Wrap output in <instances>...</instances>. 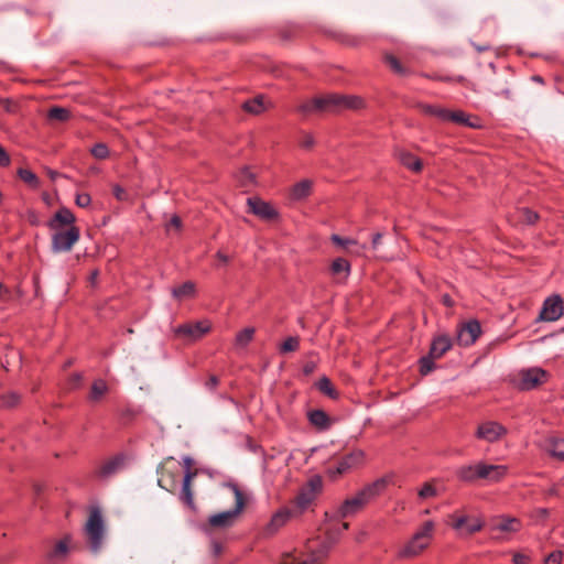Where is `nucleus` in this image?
Wrapping results in <instances>:
<instances>
[{
    "label": "nucleus",
    "instance_id": "obj_13",
    "mask_svg": "<svg viewBox=\"0 0 564 564\" xmlns=\"http://www.w3.org/2000/svg\"><path fill=\"white\" fill-rule=\"evenodd\" d=\"M564 313L563 300L560 295L547 297L542 306L539 318L545 322L557 321Z\"/></svg>",
    "mask_w": 564,
    "mask_h": 564
},
{
    "label": "nucleus",
    "instance_id": "obj_6",
    "mask_svg": "<svg viewBox=\"0 0 564 564\" xmlns=\"http://www.w3.org/2000/svg\"><path fill=\"white\" fill-rule=\"evenodd\" d=\"M323 488V479L319 475L312 476L307 482L302 486L294 497V499L290 502L288 507L295 513L296 517L303 514L308 507L314 502L317 498L318 494Z\"/></svg>",
    "mask_w": 564,
    "mask_h": 564
},
{
    "label": "nucleus",
    "instance_id": "obj_41",
    "mask_svg": "<svg viewBox=\"0 0 564 564\" xmlns=\"http://www.w3.org/2000/svg\"><path fill=\"white\" fill-rule=\"evenodd\" d=\"M386 64L398 75L406 76L410 74L409 69L405 68L401 62L392 54H387L384 56Z\"/></svg>",
    "mask_w": 564,
    "mask_h": 564
},
{
    "label": "nucleus",
    "instance_id": "obj_22",
    "mask_svg": "<svg viewBox=\"0 0 564 564\" xmlns=\"http://www.w3.org/2000/svg\"><path fill=\"white\" fill-rule=\"evenodd\" d=\"M508 468L505 465H491L479 462V470L477 471L479 479L490 481H499L507 475Z\"/></svg>",
    "mask_w": 564,
    "mask_h": 564
},
{
    "label": "nucleus",
    "instance_id": "obj_46",
    "mask_svg": "<svg viewBox=\"0 0 564 564\" xmlns=\"http://www.w3.org/2000/svg\"><path fill=\"white\" fill-rule=\"evenodd\" d=\"M68 552V540L65 538L56 543L54 549L48 553L50 558L65 556Z\"/></svg>",
    "mask_w": 564,
    "mask_h": 564
},
{
    "label": "nucleus",
    "instance_id": "obj_34",
    "mask_svg": "<svg viewBox=\"0 0 564 564\" xmlns=\"http://www.w3.org/2000/svg\"><path fill=\"white\" fill-rule=\"evenodd\" d=\"M316 388L318 391L332 400H336L339 398V392L336 390L334 384L332 383L330 379L326 376L322 377L316 383Z\"/></svg>",
    "mask_w": 564,
    "mask_h": 564
},
{
    "label": "nucleus",
    "instance_id": "obj_29",
    "mask_svg": "<svg viewBox=\"0 0 564 564\" xmlns=\"http://www.w3.org/2000/svg\"><path fill=\"white\" fill-rule=\"evenodd\" d=\"M479 463L474 465H464L456 470V476L459 480L465 482H474L479 479L478 471Z\"/></svg>",
    "mask_w": 564,
    "mask_h": 564
},
{
    "label": "nucleus",
    "instance_id": "obj_4",
    "mask_svg": "<svg viewBox=\"0 0 564 564\" xmlns=\"http://www.w3.org/2000/svg\"><path fill=\"white\" fill-rule=\"evenodd\" d=\"M226 486L235 495V508L210 516L208 523L202 527V530L206 533H208L209 528H230L245 508L246 499L239 486L235 482H228Z\"/></svg>",
    "mask_w": 564,
    "mask_h": 564
},
{
    "label": "nucleus",
    "instance_id": "obj_43",
    "mask_svg": "<svg viewBox=\"0 0 564 564\" xmlns=\"http://www.w3.org/2000/svg\"><path fill=\"white\" fill-rule=\"evenodd\" d=\"M420 108L425 115L436 117L442 121H446V108H441L432 105H420Z\"/></svg>",
    "mask_w": 564,
    "mask_h": 564
},
{
    "label": "nucleus",
    "instance_id": "obj_47",
    "mask_svg": "<svg viewBox=\"0 0 564 564\" xmlns=\"http://www.w3.org/2000/svg\"><path fill=\"white\" fill-rule=\"evenodd\" d=\"M330 270L334 274L350 271V263L344 258H337L332 262Z\"/></svg>",
    "mask_w": 564,
    "mask_h": 564
},
{
    "label": "nucleus",
    "instance_id": "obj_59",
    "mask_svg": "<svg viewBox=\"0 0 564 564\" xmlns=\"http://www.w3.org/2000/svg\"><path fill=\"white\" fill-rule=\"evenodd\" d=\"M11 159L9 153L6 151L3 147L0 145V166L7 167L10 165Z\"/></svg>",
    "mask_w": 564,
    "mask_h": 564
},
{
    "label": "nucleus",
    "instance_id": "obj_38",
    "mask_svg": "<svg viewBox=\"0 0 564 564\" xmlns=\"http://www.w3.org/2000/svg\"><path fill=\"white\" fill-rule=\"evenodd\" d=\"M70 117V110L64 107L54 106L47 111V118L52 121L65 122L68 121Z\"/></svg>",
    "mask_w": 564,
    "mask_h": 564
},
{
    "label": "nucleus",
    "instance_id": "obj_39",
    "mask_svg": "<svg viewBox=\"0 0 564 564\" xmlns=\"http://www.w3.org/2000/svg\"><path fill=\"white\" fill-rule=\"evenodd\" d=\"M108 392V384L102 379H97L93 382L89 393V399L94 402H97L101 399L104 394Z\"/></svg>",
    "mask_w": 564,
    "mask_h": 564
},
{
    "label": "nucleus",
    "instance_id": "obj_20",
    "mask_svg": "<svg viewBox=\"0 0 564 564\" xmlns=\"http://www.w3.org/2000/svg\"><path fill=\"white\" fill-rule=\"evenodd\" d=\"M126 456L117 454L104 462L96 470V475L101 479H108L120 471L124 466Z\"/></svg>",
    "mask_w": 564,
    "mask_h": 564
},
{
    "label": "nucleus",
    "instance_id": "obj_12",
    "mask_svg": "<svg viewBox=\"0 0 564 564\" xmlns=\"http://www.w3.org/2000/svg\"><path fill=\"white\" fill-rule=\"evenodd\" d=\"M212 324L209 321H198L195 323H184L175 328V334L181 337H186L193 340L202 338L209 333Z\"/></svg>",
    "mask_w": 564,
    "mask_h": 564
},
{
    "label": "nucleus",
    "instance_id": "obj_24",
    "mask_svg": "<svg viewBox=\"0 0 564 564\" xmlns=\"http://www.w3.org/2000/svg\"><path fill=\"white\" fill-rule=\"evenodd\" d=\"M399 162L412 172L419 173L423 169L421 159L405 150H398L395 153Z\"/></svg>",
    "mask_w": 564,
    "mask_h": 564
},
{
    "label": "nucleus",
    "instance_id": "obj_10",
    "mask_svg": "<svg viewBox=\"0 0 564 564\" xmlns=\"http://www.w3.org/2000/svg\"><path fill=\"white\" fill-rule=\"evenodd\" d=\"M365 454L361 449H355L349 454L343 456L334 465L327 468V474L330 478L336 479L337 477L346 474L352 467L362 463Z\"/></svg>",
    "mask_w": 564,
    "mask_h": 564
},
{
    "label": "nucleus",
    "instance_id": "obj_16",
    "mask_svg": "<svg viewBox=\"0 0 564 564\" xmlns=\"http://www.w3.org/2000/svg\"><path fill=\"white\" fill-rule=\"evenodd\" d=\"M452 527L459 531L460 534L471 535L482 529L484 522L479 518L452 516Z\"/></svg>",
    "mask_w": 564,
    "mask_h": 564
},
{
    "label": "nucleus",
    "instance_id": "obj_57",
    "mask_svg": "<svg viewBox=\"0 0 564 564\" xmlns=\"http://www.w3.org/2000/svg\"><path fill=\"white\" fill-rule=\"evenodd\" d=\"M563 553L561 551H554L550 553L545 558V564H561Z\"/></svg>",
    "mask_w": 564,
    "mask_h": 564
},
{
    "label": "nucleus",
    "instance_id": "obj_36",
    "mask_svg": "<svg viewBox=\"0 0 564 564\" xmlns=\"http://www.w3.org/2000/svg\"><path fill=\"white\" fill-rule=\"evenodd\" d=\"M429 77L431 79L444 82V83H459V84H463L464 86H466L467 88L471 89L473 91H476V85L462 75L444 76V75L434 74Z\"/></svg>",
    "mask_w": 564,
    "mask_h": 564
},
{
    "label": "nucleus",
    "instance_id": "obj_37",
    "mask_svg": "<svg viewBox=\"0 0 564 564\" xmlns=\"http://www.w3.org/2000/svg\"><path fill=\"white\" fill-rule=\"evenodd\" d=\"M18 176L33 189H37L41 186V182L37 175L29 169H19Z\"/></svg>",
    "mask_w": 564,
    "mask_h": 564
},
{
    "label": "nucleus",
    "instance_id": "obj_31",
    "mask_svg": "<svg viewBox=\"0 0 564 564\" xmlns=\"http://www.w3.org/2000/svg\"><path fill=\"white\" fill-rule=\"evenodd\" d=\"M195 294L196 285L192 281H186L183 284L172 289V296L178 301L194 297Z\"/></svg>",
    "mask_w": 564,
    "mask_h": 564
},
{
    "label": "nucleus",
    "instance_id": "obj_11",
    "mask_svg": "<svg viewBox=\"0 0 564 564\" xmlns=\"http://www.w3.org/2000/svg\"><path fill=\"white\" fill-rule=\"evenodd\" d=\"M297 518L290 507L285 506L272 514L270 521L262 529V536L270 538L274 535L291 519Z\"/></svg>",
    "mask_w": 564,
    "mask_h": 564
},
{
    "label": "nucleus",
    "instance_id": "obj_50",
    "mask_svg": "<svg viewBox=\"0 0 564 564\" xmlns=\"http://www.w3.org/2000/svg\"><path fill=\"white\" fill-rule=\"evenodd\" d=\"M315 144V139L312 133L302 132L299 145L305 150H311Z\"/></svg>",
    "mask_w": 564,
    "mask_h": 564
},
{
    "label": "nucleus",
    "instance_id": "obj_33",
    "mask_svg": "<svg viewBox=\"0 0 564 564\" xmlns=\"http://www.w3.org/2000/svg\"><path fill=\"white\" fill-rule=\"evenodd\" d=\"M22 397L15 391H9L0 395V408L4 410H12L19 406Z\"/></svg>",
    "mask_w": 564,
    "mask_h": 564
},
{
    "label": "nucleus",
    "instance_id": "obj_35",
    "mask_svg": "<svg viewBox=\"0 0 564 564\" xmlns=\"http://www.w3.org/2000/svg\"><path fill=\"white\" fill-rule=\"evenodd\" d=\"M330 240L334 245L343 248V249H349L350 247L355 246L358 249L356 250L357 253L365 251L367 249L366 245H359L357 240L349 239V238H343L339 235H332Z\"/></svg>",
    "mask_w": 564,
    "mask_h": 564
},
{
    "label": "nucleus",
    "instance_id": "obj_25",
    "mask_svg": "<svg viewBox=\"0 0 564 564\" xmlns=\"http://www.w3.org/2000/svg\"><path fill=\"white\" fill-rule=\"evenodd\" d=\"M158 485L169 492H174L178 485V471L162 469L160 478L158 479Z\"/></svg>",
    "mask_w": 564,
    "mask_h": 564
},
{
    "label": "nucleus",
    "instance_id": "obj_15",
    "mask_svg": "<svg viewBox=\"0 0 564 564\" xmlns=\"http://www.w3.org/2000/svg\"><path fill=\"white\" fill-rule=\"evenodd\" d=\"M481 334V326L477 319L464 323L457 330V341L460 346H470Z\"/></svg>",
    "mask_w": 564,
    "mask_h": 564
},
{
    "label": "nucleus",
    "instance_id": "obj_5",
    "mask_svg": "<svg viewBox=\"0 0 564 564\" xmlns=\"http://www.w3.org/2000/svg\"><path fill=\"white\" fill-rule=\"evenodd\" d=\"M435 523L425 521L413 534L410 541L398 552L400 558H412L420 555L432 542Z\"/></svg>",
    "mask_w": 564,
    "mask_h": 564
},
{
    "label": "nucleus",
    "instance_id": "obj_53",
    "mask_svg": "<svg viewBox=\"0 0 564 564\" xmlns=\"http://www.w3.org/2000/svg\"><path fill=\"white\" fill-rule=\"evenodd\" d=\"M492 93L496 95V96H499V97H503L506 99H511L512 98V91L509 87V85H503L501 87L497 86L492 89Z\"/></svg>",
    "mask_w": 564,
    "mask_h": 564
},
{
    "label": "nucleus",
    "instance_id": "obj_30",
    "mask_svg": "<svg viewBox=\"0 0 564 564\" xmlns=\"http://www.w3.org/2000/svg\"><path fill=\"white\" fill-rule=\"evenodd\" d=\"M446 121H452L475 129L480 128L479 123L471 122L470 117L462 110L452 111L447 109Z\"/></svg>",
    "mask_w": 564,
    "mask_h": 564
},
{
    "label": "nucleus",
    "instance_id": "obj_21",
    "mask_svg": "<svg viewBox=\"0 0 564 564\" xmlns=\"http://www.w3.org/2000/svg\"><path fill=\"white\" fill-rule=\"evenodd\" d=\"M76 217L73 212L67 207H61L54 216L47 221V227L51 230L62 229V227L75 226Z\"/></svg>",
    "mask_w": 564,
    "mask_h": 564
},
{
    "label": "nucleus",
    "instance_id": "obj_54",
    "mask_svg": "<svg viewBox=\"0 0 564 564\" xmlns=\"http://www.w3.org/2000/svg\"><path fill=\"white\" fill-rule=\"evenodd\" d=\"M300 33L299 28L296 26H286L280 31V35L282 40H291L292 37L296 36Z\"/></svg>",
    "mask_w": 564,
    "mask_h": 564
},
{
    "label": "nucleus",
    "instance_id": "obj_56",
    "mask_svg": "<svg viewBox=\"0 0 564 564\" xmlns=\"http://www.w3.org/2000/svg\"><path fill=\"white\" fill-rule=\"evenodd\" d=\"M26 220L31 226H40L41 220L36 210L28 209L25 214Z\"/></svg>",
    "mask_w": 564,
    "mask_h": 564
},
{
    "label": "nucleus",
    "instance_id": "obj_7",
    "mask_svg": "<svg viewBox=\"0 0 564 564\" xmlns=\"http://www.w3.org/2000/svg\"><path fill=\"white\" fill-rule=\"evenodd\" d=\"M51 249L54 253L70 251L73 246L80 238V230L77 226L67 229L53 230Z\"/></svg>",
    "mask_w": 564,
    "mask_h": 564
},
{
    "label": "nucleus",
    "instance_id": "obj_32",
    "mask_svg": "<svg viewBox=\"0 0 564 564\" xmlns=\"http://www.w3.org/2000/svg\"><path fill=\"white\" fill-rule=\"evenodd\" d=\"M242 109L246 112H249L252 115L262 113L267 109V107L264 105V97L262 95H258L254 98L246 100L242 104Z\"/></svg>",
    "mask_w": 564,
    "mask_h": 564
},
{
    "label": "nucleus",
    "instance_id": "obj_28",
    "mask_svg": "<svg viewBox=\"0 0 564 564\" xmlns=\"http://www.w3.org/2000/svg\"><path fill=\"white\" fill-rule=\"evenodd\" d=\"M313 183L310 180H302L291 188V198L301 200L311 195Z\"/></svg>",
    "mask_w": 564,
    "mask_h": 564
},
{
    "label": "nucleus",
    "instance_id": "obj_27",
    "mask_svg": "<svg viewBox=\"0 0 564 564\" xmlns=\"http://www.w3.org/2000/svg\"><path fill=\"white\" fill-rule=\"evenodd\" d=\"M328 34L337 42L347 46H358L364 41L362 36L349 34L344 31H329Z\"/></svg>",
    "mask_w": 564,
    "mask_h": 564
},
{
    "label": "nucleus",
    "instance_id": "obj_1",
    "mask_svg": "<svg viewBox=\"0 0 564 564\" xmlns=\"http://www.w3.org/2000/svg\"><path fill=\"white\" fill-rule=\"evenodd\" d=\"M365 106L366 102L360 96L332 93L306 100L296 108V111L304 116L339 113L345 110H360Z\"/></svg>",
    "mask_w": 564,
    "mask_h": 564
},
{
    "label": "nucleus",
    "instance_id": "obj_48",
    "mask_svg": "<svg viewBox=\"0 0 564 564\" xmlns=\"http://www.w3.org/2000/svg\"><path fill=\"white\" fill-rule=\"evenodd\" d=\"M300 341L297 337H288L280 346V352L285 354L290 351H295L299 349Z\"/></svg>",
    "mask_w": 564,
    "mask_h": 564
},
{
    "label": "nucleus",
    "instance_id": "obj_51",
    "mask_svg": "<svg viewBox=\"0 0 564 564\" xmlns=\"http://www.w3.org/2000/svg\"><path fill=\"white\" fill-rule=\"evenodd\" d=\"M435 496H436V489L430 482H425L422 486V488L419 490V497L421 499H426V498H431V497H435Z\"/></svg>",
    "mask_w": 564,
    "mask_h": 564
},
{
    "label": "nucleus",
    "instance_id": "obj_3",
    "mask_svg": "<svg viewBox=\"0 0 564 564\" xmlns=\"http://www.w3.org/2000/svg\"><path fill=\"white\" fill-rule=\"evenodd\" d=\"M386 486L387 481L384 479H377L376 481L365 486L354 497L346 499L341 503L337 511L338 517L348 518L357 514L369 501L379 496Z\"/></svg>",
    "mask_w": 564,
    "mask_h": 564
},
{
    "label": "nucleus",
    "instance_id": "obj_45",
    "mask_svg": "<svg viewBox=\"0 0 564 564\" xmlns=\"http://www.w3.org/2000/svg\"><path fill=\"white\" fill-rule=\"evenodd\" d=\"M519 218L523 224L534 225L539 220V214L530 208L523 207L519 210Z\"/></svg>",
    "mask_w": 564,
    "mask_h": 564
},
{
    "label": "nucleus",
    "instance_id": "obj_14",
    "mask_svg": "<svg viewBox=\"0 0 564 564\" xmlns=\"http://www.w3.org/2000/svg\"><path fill=\"white\" fill-rule=\"evenodd\" d=\"M507 434V430L498 422L488 421L478 425L475 436L488 443H495Z\"/></svg>",
    "mask_w": 564,
    "mask_h": 564
},
{
    "label": "nucleus",
    "instance_id": "obj_58",
    "mask_svg": "<svg viewBox=\"0 0 564 564\" xmlns=\"http://www.w3.org/2000/svg\"><path fill=\"white\" fill-rule=\"evenodd\" d=\"M112 194L120 202H123V200L128 199L127 191L123 187H121L120 185H115L112 187Z\"/></svg>",
    "mask_w": 564,
    "mask_h": 564
},
{
    "label": "nucleus",
    "instance_id": "obj_60",
    "mask_svg": "<svg viewBox=\"0 0 564 564\" xmlns=\"http://www.w3.org/2000/svg\"><path fill=\"white\" fill-rule=\"evenodd\" d=\"M12 294L8 286H6L3 283H0V300L3 302L11 301Z\"/></svg>",
    "mask_w": 564,
    "mask_h": 564
},
{
    "label": "nucleus",
    "instance_id": "obj_19",
    "mask_svg": "<svg viewBox=\"0 0 564 564\" xmlns=\"http://www.w3.org/2000/svg\"><path fill=\"white\" fill-rule=\"evenodd\" d=\"M521 520L516 517L499 516L492 519L490 522L491 532L499 531L506 533H517L521 530Z\"/></svg>",
    "mask_w": 564,
    "mask_h": 564
},
{
    "label": "nucleus",
    "instance_id": "obj_9",
    "mask_svg": "<svg viewBox=\"0 0 564 564\" xmlns=\"http://www.w3.org/2000/svg\"><path fill=\"white\" fill-rule=\"evenodd\" d=\"M549 372L539 367L522 369L519 372V381L517 383L521 391L534 390L544 384L549 380Z\"/></svg>",
    "mask_w": 564,
    "mask_h": 564
},
{
    "label": "nucleus",
    "instance_id": "obj_40",
    "mask_svg": "<svg viewBox=\"0 0 564 564\" xmlns=\"http://www.w3.org/2000/svg\"><path fill=\"white\" fill-rule=\"evenodd\" d=\"M547 452L552 457L564 460V438L550 440Z\"/></svg>",
    "mask_w": 564,
    "mask_h": 564
},
{
    "label": "nucleus",
    "instance_id": "obj_17",
    "mask_svg": "<svg viewBox=\"0 0 564 564\" xmlns=\"http://www.w3.org/2000/svg\"><path fill=\"white\" fill-rule=\"evenodd\" d=\"M249 212L264 220L276 219L279 213L273 206L259 197H249L247 199Z\"/></svg>",
    "mask_w": 564,
    "mask_h": 564
},
{
    "label": "nucleus",
    "instance_id": "obj_49",
    "mask_svg": "<svg viewBox=\"0 0 564 564\" xmlns=\"http://www.w3.org/2000/svg\"><path fill=\"white\" fill-rule=\"evenodd\" d=\"M94 158L105 160L109 156V149L105 143H96L90 150Z\"/></svg>",
    "mask_w": 564,
    "mask_h": 564
},
{
    "label": "nucleus",
    "instance_id": "obj_55",
    "mask_svg": "<svg viewBox=\"0 0 564 564\" xmlns=\"http://www.w3.org/2000/svg\"><path fill=\"white\" fill-rule=\"evenodd\" d=\"M75 203L78 207L86 208L91 203V197L87 193L77 194L75 197Z\"/></svg>",
    "mask_w": 564,
    "mask_h": 564
},
{
    "label": "nucleus",
    "instance_id": "obj_18",
    "mask_svg": "<svg viewBox=\"0 0 564 564\" xmlns=\"http://www.w3.org/2000/svg\"><path fill=\"white\" fill-rule=\"evenodd\" d=\"M197 474L198 473H197L196 469H195V471H185L184 473V477H183V481H182V488H181V491L178 494L180 501L185 507L191 509L192 511H196L197 510L196 503L194 501V491H193V488H192V480L197 476Z\"/></svg>",
    "mask_w": 564,
    "mask_h": 564
},
{
    "label": "nucleus",
    "instance_id": "obj_26",
    "mask_svg": "<svg viewBox=\"0 0 564 564\" xmlns=\"http://www.w3.org/2000/svg\"><path fill=\"white\" fill-rule=\"evenodd\" d=\"M310 423L321 431L328 430L332 425L329 415L324 410H312L307 413Z\"/></svg>",
    "mask_w": 564,
    "mask_h": 564
},
{
    "label": "nucleus",
    "instance_id": "obj_62",
    "mask_svg": "<svg viewBox=\"0 0 564 564\" xmlns=\"http://www.w3.org/2000/svg\"><path fill=\"white\" fill-rule=\"evenodd\" d=\"M529 562H530V558L525 554H522V553L513 554V557H512L513 564H529Z\"/></svg>",
    "mask_w": 564,
    "mask_h": 564
},
{
    "label": "nucleus",
    "instance_id": "obj_8",
    "mask_svg": "<svg viewBox=\"0 0 564 564\" xmlns=\"http://www.w3.org/2000/svg\"><path fill=\"white\" fill-rule=\"evenodd\" d=\"M104 521L99 509L95 508L89 514L86 523V533L88 536L91 552H99L104 539Z\"/></svg>",
    "mask_w": 564,
    "mask_h": 564
},
{
    "label": "nucleus",
    "instance_id": "obj_44",
    "mask_svg": "<svg viewBox=\"0 0 564 564\" xmlns=\"http://www.w3.org/2000/svg\"><path fill=\"white\" fill-rule=\"evenodd\" d=\"M434 360H436V359L434 357H431L430 354L420 358L419 365H420V373L422 376L429 375L436 368Z\"/></svg>",
    "mask_w": 564,
    "mask_h": 564
},
{
    "label": "nucleus",
    "instance_id": "obj_63",
    "mask_svg": "<svg viewBox=\"0 0 564 564\" xmlns=\"http://www.w3.org/2000/svg\"><path fill=\"white\" fill-rule=\"evenodd\" d=\"M316 367H317L316 362L313 360H310L304 364L302 371L305 376H310L315 371Z\"/></svg>",
    "mask_w": 564,
    "mask_h": 564
},
{
    "label": "nucleus",
    "instance_id": "obj_42",
    "mask_svg": "<svg viewBox=\"0 0 564 564\" xmlns=\"http://www.w3.org/2000/svg\"><path fill=\"white\" fill-rule=\"evenodd\" d=\"M256 329L253 327H246L238 332L236 335L235 344L239 347H246L253 339Z\"/></svg>",
    "mask_w": 564,
    "mask_h": 564
},
{
    "label": "nucleus",
    "instance_id": "obj_52",
    "mask_svg": "<svg viewBox=\"0 0 564 564\" xmlns=\"http://www.w3.org/2000/svg\"><path fill=\"white\" fill-rule=\"evenodd\" d=\"M0 106L8 113H14L18 110V102L9 98H1Z\"/></svg>",
    "mask_w": 564,
    "mask_h": 564
},
{
    "label": "nucleus",
    "instance_id": "obj_2",
    "mask_svg": "<svg viewBox=\"0 0 564 564\" xmlns=\"http://www.w3.org/2000/svg\"><path fill=\"white\" fill-rule=\"evenodd\" d=\"M348 528L349 524L343 522L339 528L328 531L326 538L316 547L311 550V554L306 560H300L294 553H285L282 555L280 564H322L337 542L338 535L343 531L348 530Z\"/></svg>",
    "mask_w": 564,
    "mask_h": 564
},
{
    "label": "nucleus",
    "instance_id": "obj_23",
    "mask_svg": "<svg viewBox=\"0 0 564 564\" xmlns=\"http://www.w3.org/2000/svg\"><path fill=\"white\" fill-rule=\"evenodd\" d=\"M453 347L452 338L447 335L435 336L431 343L429 354L435 359L442 358Z\"/></svg>",
    "mask_w": 564,
    "mask_h": 564
},
{
    "label": "nucleus",
    "instance_id": "obj_64",
    "mask_svg": "<svg viewBox=\"0 0 564 564\" xmlns=\"http://www.w3.org/2000/svg\"><path fill=\"white\" fill-rule=\"evenodd\" d=\"M83 380V375L79 372H75L69 377V384L72 388H77L80 386Z\"/></svg>",
    "mask_w": 564,
    "mask_h": 564
},
{
    "label": "nucleus",
    "instance_id": "obj_61",
    "mask_svg": "<svg viewBox=\"0 0 564 564\" xmlns=\"http://www.w3.org/2000/svg\"><path fill=\"white\" fill-rule=\"evenodd\" d=\"M219 384V379L217 376L215 375H210L207 379V381L205 382V387L206 389L210 390V391H214Z\"/></svg>",
    "mask_w": 564,
    "mask_h": 564
}]
</instances>
